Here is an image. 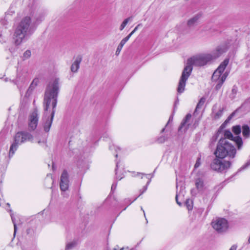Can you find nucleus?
I'll list each match as a JSON object with an SVG mask.
<instances>
[{"mask_svg": "<svg viewBox=\"0 0 250 250\" xmlns=\"http://www.w3.org/2000/svg\"><path fill=\"white\" fill-rule=\"evenodd\" d=\"M59 89V80L57 78L50 81L45 89L43 102L44 110L43 126L45 132L49 131L52 123Z\"/></svg>", "mask_w": 250, "mask_h": 250, "instance_id": "obj_1", "label": "nucleus"}, {"mask_svg": "<svg viewBox=\"0 0 250 250\" xmlns=\"http://www.w3.org/2000/svg\"><path fill=\"white\" fill-rule=\"evenodd\" d=\"M211 56L207 54H201L193 56L188 59L180 78L177 92L181 94L185 90L186 82L192 70V65L201 66L211 61Z\"/></svg>", "mask_w": 250, "mask_h": 250, "instance_id": "obj_2", "label": "nucleus"}, {"mask_svg": "<svg viewBox=\"0 0 250 250\" xmlns=\"http://www.w3.org/2000/svg\"><path fill=\"white\" fill-rule=\"evenodd\" d=\"M32 23L30 17L23 18L15 29L14 41L16 45H20L24 40L32 33Z\"/></svg>", "mask_w": 250, "mask_h": 250, "instance_id": "obj_3", "label": "nucleus"}, {"mask_svg": "<svg viewBox=\"0 0 250 250\" xmlns=\"http://www.w3.org/2000/svg\"><path fill=\"white\" fill-rule=\"evenodd\" d=\"M236 153V149L229 141L226 138L220 139L214 152L217 158L223 159L228 156L233 158Z\"/></svg>", "mask_w": 250, "mask_h": 250, "instance_id": "obj_4", "label": "nucleus"}, {"mask_svg": "<svg viewBox=\"0 0 250 250\" xmlns=\"http://www.w3.org/2000/svg\"><path fill=\"white\" fill-rule=\"evenodd\" d=\"M229 62V59H225L219 65L218 68L214 72L212 76V80L214 82H217L215 88L216 90L219 89L222 86L223 83L226 80L229 75V72H225V70Z\"/></svg>", "mask_w": 250, "mask_h": 250, "instance_id": "obj_5", "label": "nucleus"}, {"mask_svg": "<svg viewBox=\"0 0 250 250\" xmlns=\"http://www.w3.org/2000/svg\"><path fill=\"white\" fill-rule=\"evenodd\" d=\"M212 228L219 233H222L227 231L229 225L228 221L224 218H217L211 223Z\"/></svg>", "mask_w": 250, "mask_h": 250, "instance_id": "obj_6", "label": "nucleus"}, {"mask_svg": "<svg viewBox=\"0 0 250 250\" xmlns=\"http://www.w3.org/2000/svg\"><path fill=\"white\" fill-rule=\"evenodd\" d=\"M230 163L229 161L220 160L216 158L211 164V168L218 172H223L226 171L229 168Z\"/></svg>", "mask_w": 250, "mask_h": 250, "instance_id": "obj_7", "label": "nucleus"}, {"mask_svg": "<svg viewBox=\"0 0 250 250\" xmlns=\"http://www.w3.org/2000/svg\"><path fill=\"white\" fill-rule=\"evenodd\" d=\"M33 136L27 132L21 131L17 132L14 137V142L18 145L26 141L32 142Z\"/></svg>", "mask_w": 250, "mask_h": 250, "instance_id": "obj_8", "label": "nucleus"}, {"mask_svg": "<svg viewBox=\"0 0 250 250\" xmlns=\"http://www.w3.org/2000/svg\"><path fill=\"white\" fill-rule=\"evenodd\" d=\"M224 136L226 139H228L230 141H233L237 145L238 149H240L243 145L242 138L239 136L233 137L232 133L229 130H226L224 132Z\"/></svg>", "mask_w": 250, "mask_h": 250, "instance_id": "obj_9", "label": "nucleus"}, {"mask_svg": "<svg viewBox=\"0 0 250 250\" xmlns=\"http://www.w3.org/2000/svg\"><path fill=\"white\" fill-rule=\"evenodd\" d=\"M38 123V113L36 109H35L29 117L28 127L31 131L34 130Z\"/></svg>", "mask_w": 250, "mask_h": 250, "instance_id": "obj_10", "label": "nucleus"}, {"mask_svg": "<svg viewBox=\"0 0 250 250\" xmlns=\"http://www.w3.org/2000/svg\"><path fill=\"white\" fill-rule=\"evenodd\" d=\"M226 44H222L218 46L211 53H208L211 56V61L216 59L225 53L228 49Z\"/></svg>", "mask_w": 250, "mask_h": 250, "instance_id": "obj_11", "label": "nucleus"}, {"mask_svg": "<svg viewBox=\"0 0 250 250\" xmlns=\"http://www.w3.org/2000/svg\"><path fill=\"white\" fill-rule=\"evenodd\" d=\"M69 187L68 175L66 171H63L61 176L60 188L62 191H66Z\"/></svg>", "mask_w": 250, "mask_h": 250, "instance_id": "obj_12", "label": "nucleus"}, {"mask_svg": "<svg viewBox=\"0 0 250 250\" xmlns=\"http://www.w3.org/2000/svg\"><path fill=\"white\" fill-rule=\"evenodd\" d=\"M191 115L190 114H188L181 123L179 129H181L182 128L185 127L184 130H187L191 125Z\"/></svg>", "mask_w": 250, "mask_h": 250, "instance_id": "obj_13", "label": "nucleus"}, {"mask_svg": "<svg viewBox=\"0 0 250 250\" xmlns=\"http://www.w3.org/2000/svg\"><path fill=\"white\" fill-rule=\"evenodd\" d=\"M195 185L199 192H202L206 189L205 184L202 178H197L195 180Z\"/></svg>", "mask_w": 250, "mask_h": 250, "instance_id": "obj_14", "label": "nucleus"}, {"mask_svg": "<svg viewBox=\"0 0 250 250\" xmlns=\"http://www.w3.org/2000/svg\"><path fill=\"white\" fill-rule=\"evenodd\" d=\"M82 59L80 58H77L73 62L71 66V71L72 72L76 73L78 70L80 64L81 62Z\"/></svg>", "mask_w": 250, "mask_h": 250, "instance_id": "obj_15", "label": "nucleus"}, {"mask_svg": "<svg viewBox=\"0 0 250 250\" xmlns=\"http://www.w3.org/2000/svg\"><path fill=\"white\" fill-rule=\"evenodd\" d=\"M200 17V14H197L194 16L192 18L188 20L187 22L188 25L189 27L193 26L197 22Z\"/></svg>", "mask_w": 250, "mask_h": 250, "instance_id": "obj_16", "label": "nucleus"}, {"mask_svg": "<svg viewBox=\"0 0 250 250\" xmlns=\"http://www.w3.org/2000/svg\"><path fill=\"white\" fill-rule=\"evenodd\" d=\"M242 134L244 137L247 138L250 136V129L248 125H244L242 126Z\"/></svg>", "mask_w": 250, "mask_h": 250, "instance_id": "obj_17", "label": "nucleus"}, {"mask_svg": "<svg viewBox=\"0 0 250 250\" xmlns=\"http://www.w3.org/2000/svg\"><path fill=\"white\" fill-rule=\"evenodd\" d=\"M128 41L126 40L125 38H124L120 42L119 44L118 45L116 51V55H118L120 53L123 47L125 45V44Z\"/></svg>", "mask_w": 250, "mask_h": 250, "instance_id": "obj_18", "label": "nucleus"}, {"mask_svg": "<svg viewBox=\"0 0 250 250\" xmlns=\"http://www.w3.org/2000/svg\"><path fill=\"white\" fill-rule=\"evenodd\" d=\"M18 145L16 144V143L14 142V143L11 145L10 148L9 153V157H12L13 156V155L15 153V152L17 150L18 148Z\"/></svg>", "mask_w": 250, "mask_h": 250, "instance_id": "obj_19", "label": "nucleus"}, {"mask_svg": "<svg viewBox=\"0 0 250 250\" xmlns=\"http://www.w3.org/2000/svg\"><path fill=\"white\" fill-rule=\"evenodd\" d=\"M219 134V132H217L216 134H215L212 137V138L210 139V144H209L210 146H213L214 145L215 143H216V142L217 141V140L218 139Z\"/></svg>", "mask_w": 250, "mask_h": 250, "instance_id": "obj_20", "label": "nucleus"}, {"mask_svg": "<svg viewBox=\"0 0 250 250\" xmlns=\"http://www.w3.org/2000/svg\"><path fill=\"white\" fill-rule=\"evenodd\" d=\"M223 114V109H220L216 112L213 113L212 117L213 119L216 120L220 118Z\"/></svg>", "mask_w": 250, "mask_h": 250, "instance_id": "obj_21", "label": "nucleus"}, {"mask_svg": "<svg viewBox=\"0 0 250 250\" xmlns=\"http://www.w3.org/2000/svg\"><path fill=\"white\" fill-rule=\"evenodd\" d=\"M205 101H206V99L204 98H202L200 99V101H199V102H198V104H197V105L196 106V109L195 110L194 114L197 111L198 109H199V108H201V107L204 104V103L205 102Z\"/></svg>", "mask_w": 250, "mask_h": 250, "instance_id": "obj_22", "label": "nucleus"}, {"mask_svg": "<svg viewBox=\"0 0 250 250\" xmlns=\"http://www.w3.org/2000/svg\"><path fill=\"white\" fill-rule=\"evenodd\" d=\"M232 130L235 135H238L241 131V126L240 125L234 126L232 127Z\"/></svg>", "mask_w": 250, "mask_h": 250, "instance_id": "obj_23", "label": "nucleus"}, {"mask_svg": "<svg viewBox=\"0 0 250 250\" xmlns=\"http://www.w3.org/2000/svg\"><path fill=\"white\" fill-rule=\"evenodd\" d=\"M131 20V18H130V17L125 19L123 21L122 24H121L120 28H119L120 30V31L123 30L124 29V28L125 27V26L126 25V24H127L128 21H130Z\"/></svg>", "mask_w": 250, "mask_h": 250, "instance_id": "obj_24", "label": "nucleus"}, {"mask_svg": "<svg viewBox=\"0 0 250 250\" xmlns=\"http://www.w3.org/2000/svg\"><path fill=\"white\" fill-rule=\"evenodd\" d=\"M186 206L188 209V210H191L193 208V202L191 200L189 199H188L186 200L185 203Z\"/></svg>", "mask_w": 250, "mask_h": 250, "instance_id": "obj_25", "label": "nucleus"}, {"mask_svg": "<svg viewBox=\"0 0 250 250\" xmlns=\"http://www.w3.org/2000/svg\"><path fill=\"white\" fill-rule=\"evenodd\" d=\"M37 81L34 80L33 82L31 84L30 87H29L27 91V94L29 93H30L33 89L34 88V87L37 85Z\"/></svg>", "mask_w": 250, "mask_h": 250, "instance_id": "obj_26", "label": "nucleus"}, {"mask_svg": "<svg viewBox=\"0 0 250 250\" xmlns=\"http://www.w3.org/2000/svg\"><path fill=\"white\" fill-rule=\"evenodd\" d=\"M142 24L140 23V24H138L135 27V28L134 29V30L127 36H126L125 38L126 40H127V41L129 39V38L131 37V36L137 30V29H138L139 27L140 26H141Z\"/></svg>", "mask_w": 250, "mask_h": 250, "instance_id": "obj_27", "label": "nucleus"}, {"mask_svg": "<svg viewBox=\"0 0 250 250\" xmlns=\"http://www.w3.org/2000/svg\"><path fill=\"white\" fill-rule=\"evenodd\" d=\"M76 245V242H72L70 243H69L67 244L65 247V250H70L72 249V248H74Z\"/></svg>", "mask_w": 250, "mask_h": 250, "instance_id": "obj_28", "label": "nucleus"}, {"mask_svg": "<svg viewBox=\"0 0 250 250\" xmlns=\"http://www.w3.org/2000/svg\"><path fill=\"white\" fill-rule=\"evenodd\" d=\"M7 40V37L4 33L0 34V42L3 43L6 42Z\"/></svg>", "mask_w": 250, "mask_h": 250, "instance_id": "obj_29", "label": "nucleus"}, {"mask_svg": "<svg viewBox=\"0 0 250 250\" xmlns=\"http://www.w3.org/2000/svg\"><path fill=\"white\" fill-rule=\"evenodd\" d=\"M9 211L11 212L10 216H11V219H12V222H13V223L14 224V235H15V233H16V232L17 231V226H16V222H15V219L14 217H13V213H12V210L11 209H10Z\"/></svg>", "mask_w": 250, "mask_h": 250, "instance_id": "obj_30", "label": "nucleus"}, {"mask_svg": "<svg viewBox=\"0 0 250 250\" xmlns=\"http://www.w3.org/2000/svg\"><path fill=\"white\" fill-rule=\"evenodd\" d=\"M31 56V52L29 50H26L23 54L24 59H28Z\"/></svg>", "mask_w": 250, "mask_h": 250, "instance_id": "obj_31", "label": "nucleus"}, {"mask_svg": "<svg viewBox=\"0 0 250 250\" xmlns=\"http://www.w3.org/2000/svg\"><path fill=\"white\" fill-rule=\"evenodd\" d=\"M181 194H182L181 193L179 192L176 195V201L177 204H178L179 206H181V203L180 202H179L178 200V197L179 196H180Z\"/></svg>", "mask_w": 250, "mask_h": 250, "instance_id": "obj_32", "label": "nucleus"}, {"mask_svg": "<svg viewBox=\"0 0 250 250\" xmlns=\"http://www.w3.org/2000/svg\"><path fill=\"white\" fill-rule=\"evenodd\" d=\"M200 164H201L200 159L198 158L194 165L195 168L198 167L200 166Z\"/></svg>", "mask_w": 250, "mask_h": 250, "instance_id": "obj_33", "label": "nucleus"}, {"mask_svg": "<svg viewBox=\"0 0 250 250\" xmlns=\"http://www.w3.org/2000/svg\"><path fill=\"white\" fill-rule=\"evenodd\" d=\"M37 143L39 145H44L45 143V142L44 140H42V141L39 140V141H38Z\"/></svg>", "mask_w": 250, "mask_h": 250, "instance_id": "obj_34", "label": "nucleus"}, {"mask_svg": "<svg viewBox=\"0 0 250 250\" xmlns=\"http://www.w3.org/2000/svg\"><path fill=\"white\" fill-rule=\"evenodd\" d=\"M116 167H117V168L116 169V174L117 177H118V178H119V180H121L122 178V177H118V175H117V167H118V163L116 165Z\"/></svg>", "mask_w": 250, "mask_h": 250, "instance_id": "obj_35", "label": "nucleus"}, {"mask_svg": "<svg viewBox=\"0 0 250 250\" xmlns=\"http://www.w3.org/2000/svg\"><path fill=\"white\" fill-rule=\"evenodd\" d=\"M164 141H165V139H164V138H161L158 139V141L160 143H163V142H164Z\"/></svg>", "mask_w": 250, "mask_h": 250, "instance_id": "obj_36", "label": "nucleus"}, {"mask_svg": "<svg viewBox=\"0 0 250 250\" xmlns=\"http://www.w3.org/2000/svg\"><path fill=\"white\" fill-rule=\"evenodd\" d=\"M236 247L235 246H232L229 249V250H236Z\"/></svg>", "mask_w": 250, "mask_h": 250, "instance_id": "obj_37", "label": "nucleus"}, {"mask_svg": "<svg viewBox=\"0 0 250 250\" xmlns=\"http://www.w3.org/2000/svg\"><path fill=\"white\" fill-rule=\"evenodd\" d=\"M113 250H119V247L118 246H116L113 249Z\"/></svg>", "mask_w": 250, "mask_h": 250, "instance_id": "obj_38", "label": "nucleus"}, {"mask_svg": "<svg viewBox=\"0 0 250 250\" xmlns=\"http://www.w3.org/2000/svg\"><path fill=\"white\" fill-rule=\"evenodd\" d=\"M250 165V160L249 161H248L247 164H246V165L245 166V167H248V166H249Z\"/></svg>", "mask_w": 250, "mask_h": 250, "instance_id": "obj_39", "label": "nucleus"}, {"mask_svg": "<svg viewBox=\"0 0 250 250\" xmlns=\"http://www.w3.org/2000/svg\"><path fill=\"white\" fill-rule=\"evenodd\" d=\"M42 19H43V17H42L40 18V20H38V19H37V21H41L42 20Z\"/></svg>", "mask_w": 250, "mask_h": 250, "instance_id": "obj_40", "label": "nucleus"}, {"mask_svg": "<svg viewBox=\"0 0 250 250\" xmlns=\"http://www.w3.org/2000/svg\"><path fill=\"white\" fill-rule=\"evenodd\" d=\"M1 22V24H2L3 25L6 24V21H2Z\"/></svg>", "mask_w": 250, "mask_h": 250, "instance_id": "obj_41", "label": "nucleus"}, {"mask_svg": "<svg viewBox=\"0 0 250 250\" xmlns=\"http://www.w3.org/2000/svg\"><path fill=\"white\" fill-rule=\"evenodd\" d=\"M172 120V117H170V118H169V121H168V122L167 124H168V123H169V122H170V121H171V120Z\"/></svg>", "mask_w": 250, "mask_h": 250, "instance_id": "obj_42", "label": "nucleus"}, {"mask_svg": "<svg viewBox=\"0 0 250 250\" xmlns=\"http://www.w3.org/2000/svg\"><path fill=\"white\" fill-rule=\"evenodd\" d=\"M164 131H165V128L162 129L161 132H164Z\"/></svg>", "mask_w": 250, "mask_h": 250, "instance_id": "obj_43", "label": "nucleus"}, {"mask_svg": "<svg viewBox=\"0 0 250 250\" xmlns=\"http://www.w3.org/2000/svg\"><path fill=\"white\" fill-rule=\"evenodd\" d=\"M7 205L9 207L10 206V204L9 203H7Z\"/></svg>", "mask_w": 250, "mask_h": 250, "instance_id": "obj_44", "label": "nucleus"}]
</instances>
